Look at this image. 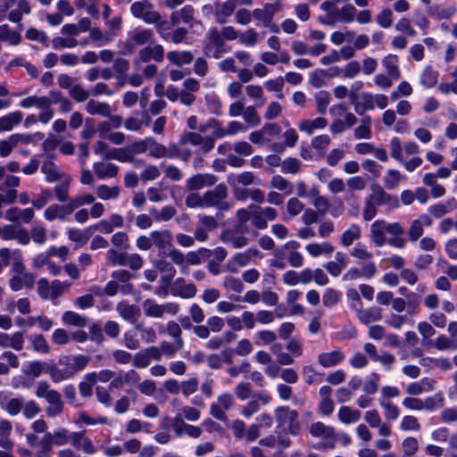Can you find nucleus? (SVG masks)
<instances>
[{
    "instance_id": "nucleus-1",
    "label": "nucleus",
    "mask_w": 457,
    "mask_h": 457,
    "mask_svg": "<svg viewBox=\"0 0 457 457\" xmlns=\"http://www.w3.org/2000/svg\"><path fill=\"white\" fill-rule=\"evenodd\" d=\"M90 358L87 355H62L58 359V364L63 366L60 370L54 361L51 364H46V373L49 374L51 379L54 383L72 378L78 372L86 369Z\"/></svg>"
},
{
    "instance_id": "nucleus-2",
    "label": "nucleus",
    "mask_w": 457,
    "mask_h": 457,
    "mask_svg": "<svg viewBox=\"0 0 457 457\" xmlns=\"http://www.w3.org/2000/svg\"><path fill=\"white\" fill-rule=\"evenodd\" d=\"M310 434L314 437L321 438L322 441L313 445L317 450L334 449L336 447V431L331 426L325 425L322 422H314L311 425Z\"/></svg>"
},
{
    "instance_id": "nucleus-3",
    "label": "nucleus",
    "mask_w": 457,
    "mask_h": 457,
    "mask_svg": "<svg viewBox=\"0 0 457 457\" xmlns=\"http://www.w3.org/2000/svg\"><path fill=\"white\" fill-rule=\"evenodd\" d=\"M154 33L151 29L137 28L134 34L129 37L124 42L120 54L122 55H131L134 53L135 46H142L152 39Z\"/></svg>"
},
{
    "instance_id": "nucleus-4",
    "label": "nucleus",
    "mask_w": 457,
    "mask_h": 457,
    "mask_svg": "<svg viewBox=\"0 0 457 457\" xmlns=\"http://www.w3.org/2000/svg\"><path fill=\"white\" fill-rule=\"evenodd\" d=\"M378 272L377 266L374 262L363 263L361 268L352 267L342 277L344 281H353L363 278L371 279Z\"/></svg>"
},
{
    "instance_id": "nucleus-5",
    "label": "nucleus",
    "mask_w": 457,
    "mask_h": 457,
    "mask_svg": "<svg viewBox=\"0 0 457 457\" xmlns=\"http://www.w3.org/2000/svg\"><path fill=\"white\" fill-rule=\"evenodd\" d=\"M75 210V205L71 204V201L65 205L54 204L49 205L44 212V217L48 221H53L56 219L60 220H66V216L71 214Z\"/></svg>"
},
{
    "instance_id": "nucleus-6",
    "label": "nucleus",
    "mask_w": 457,
    "mask_h": 457,
    "mask_svg": "<svg viewBox=\"0 0 457 457\" xmlns=\"http://www.w3.org/2000/svg\"><path fill=\"white\" fill-rule=\"evenodd\" d=\"M433 221L429 215L422 214L411 221L408 230V237L411 242H417L424 233V227H430Z\"/></svg>"
},
{
    "instance_id": "nucleus-7",
    "label": "nucleus",
    "mask_w": 457,
    "mask_h": 457,
    "mask_svg": "<svg viewBox=\"0 0 457 457\" xmlns=\"http://www.w3.org/2000/svg\"><path fill=\"white\" fill-rule=\"evenodd\" d=\"M218 180V177L211 173H197L187 179V187L190 191L199 190L204 186L212 187Z\"/></svg>"
},
{
    "instance_id": "nucleus-8",
    "label": "nucleus",
    "mask_w": 457,
    "mask_h": 457,
    "mask_svg": "<svg viewBox=\"0 0 457 457\" xmlns=\"http://www.w3.org/2000/svg\"><path fill=\"white\" fill-rule=\"evenodd\" d=\"M138 56L142 62H148L152 59L161 62L164 58V49L162 45H155L154 47L148 46L139 51Z\"/></svg>"
},
{
    "instance_id": "nucleus-9",
    "label": "nucleus",
    "mask_w": 457,
    "mask_h": 457,
    "mask_svg": "<svg viewBox=\"0 0 457 457\" xmlns=\"http://www.w3.org/2000/svg\"><path fill=\"white\" fill-rule=\"evenodd\" d=\"M386 222L382 220H375L370 226L371 240L378 247L385 245L386 238Z\"/></svg>"
},
{
    "instance_id": "nucleus-10",
    "label": "nucleus",
    "mask_w": 457,
    "mask_h": 457,
    "mask_svg": "<svg viewBox=\"0 0 457 457\" xmlns=\"http://www.w3.org/2000/svg\"><path fill=\"white\" fill-rule=\"evenodd\" d=\"M457 207L456 200L452 197L445 202H440L429 206L428 212L436 219L452 212Z\"/></svg>"
},
{
    "instance_id": "nucleus-11",
    "label": "nucleus",
    "mask_w": 457,
    "mask_h": 457,
    "mask_svg": "<svg viewBox=\"0 0 457 457\" xmlns=\"http://www.w3.org/2000/svg\"><path fill=\"white\" fill-rule=\"evenodd\" d=\"M345 357V353L341 350H335L319 354L318 362L324 368H329L341 363Z\"/></svg>"
},
{
    "instance_id": "nucleus-12",
    "label": "nucleus",
    "mask_w": 457,
    "mask_h": 457,
    "mask_svg": "<svg viewBox=\"0 0 457 457\" xmlns=\"http://www.w3.org/2000/svg\"><path fill=\"white\" fill-rule=\"evenodd\" d=\"M150 237L154 245L162 253H164L165 248L170 245L172 239L171 232L169 229L154 230L150 233Z\"/></svg>"
},
{
    "instance_id": "nucleus-13",
    "label": "nucleus",
    "mask_w": 457,
    "mask_h": 457,
    "mask_svg": "<svg viewBox=\"0 0 457 457\" xmlns=\"http://www.w3.org/2000/svg\"><path fill=\"white\" fill-rule=\"evenodd\" d=\"M357 317L362 324L368 325L382 319L381 309L377 306H372L368 309L359 310L357 312Z\"/></svg>"
},
{
    "instance_id": "nucleus-14",
    "label": "nucleus",
    "mask_w": 457,
    "mask_h": 457,
    "mask_svg": "<svg viewBox=\"0 0 457 457\" xmlns=\"http://www.w3.org/2000/svg\"><path fill=\"white\" fill-rule=\"evenodd\" d=\"M361 237V228L357 224H352L340 237V243L345 247H349Z\"/></svg>"
},
{
    "instance_id": "nucleus-15",
    "label": "nucleus",
    "mask_w": 457,
    "mask_h": 457,
    "mask_svg": "<svg viewBox=\"0 0 457 457\" xmlns=\"http://www.w3.org/2000/svg\"><path fill=\"white\" fill-rule=\"evenodd\" d=\"M331 12L333 13L334 19L336 20V23L338 21L350 23L354 20L356 9L353 5L347 4L343 6L341 9H338L336 6V10Z\"/></svg>"
},
{
    "instance_id": "nucleus-16",
    "label": "nucleus",
    "mask_w": 457,
    "mask_h": 457,
    "mask_svg": "<svg viewBox=\"0 0 457 457\" xmlns=\"http://www.w3.org/2000/svg\"><path fill=\"white\" fill-rule=\"evenodd\" d=\"M306 251L314 258H317L320 255L330 256L334 252V246L328 243L324 242L322 244H309L305 247Z\"/></svg>"
},
{
    "instance_id": "nucleus-17",
    "label": "nucleus",
    "mask_w": 457,
    "mask_h": 457,
    "mask_svg": "<svg viewBox=\"0 0 457 457\" xmlns=\"http://www.w3.org/2000/svg\"><path fill=\"white\" fill-rule=\"evenodd\" d=\"M169 61L178 67L184 64H190L194 60V55L190 51H170L167 54Z\"/></svg>"
},
{
    "instance_id": "nucleus-18",
    "label": "nucleus",
    "mask_w": 457,
    "mask_h": 457,
    "mask_svg": "<svg viewBox=\"0 0 457 457\" xmlns=\"http://www.w3.org/2000/svg\"><path fill=\"white\" fill-rule=\"evenodd\" d=\"M94 170L99 179L114 178L119 172V167L112 162L104 164L103 162L94 163Z\"/></svg>"
},
{
    "instance_id": "nucleus-19",
    "label": "nucleus",
    "mask_w": 457,
    "mask_h": 457,
    "mask_svg": "<svg viewBox=\"0 0 457 457\" xmlns=\"http://www.w3.org/2000/svg\"><path fill=\"white\" fill-rule=\"evenodd\" d=\"M382 65L385 68L387 75L394 79H398L401 77V72L398 67V57L394 54H388L382 60Z\"/></svg>"
},
{
    "instance_id": "nucleus-20",
    "label": "nucleus",
    "mask_w": 457,
    "mask_h": 457,
    "mask_svg": "<svg viewBox=\"0 0 457 457\" xmlns=\"http://www.w3.org/2000/svg\"><path fill=\"white\" fill-rule=\"evenodd\" d=\"M368 199L378 206L390 204L393 200L396 201V197H393L378 186L372 188V193Z\"/></svg>"
},
{
    "instance_id": "nucleus-21",
    "label": "nucleus",
    "mask_w": 457,
    "mask_h": 457,
    "mask_svg": "<svg viewBox=\"0 0 457 457\" xmlns=\"http://www.w3.org/2000/svg\"><path fill=\"white\" fill-rule=\"evenodd\" d=\"M62 320L64 324L79 328H84L87 324V318L73 311H66L62 313Z\"/></svg>"
},
{
    "instance_id": "nucleus-22",
    "label": "nucleus",
    "mask_w": 457,
    "mask_h": 457,
    "mask_svg": "<svg viewBox=\"0 0 457 457\" xmlns=\"http://www.w3.org/2000/svg\"><path fill=\"white\" fill-rule=\"evenodd\" d=\"M46 364L47 363L37 360L29 361L27 365L23 366L22 372L26 376H31L33 378H38L43 372L46 373Z\"/></svg>"
},
{
    "instance_id": "nucleus-23",
    "label": "nucleus",
    "mask_w": 457,
    "mask_h": 457,
    "mask_svg": "<svg viewBox=\"0 0 457 457\" xmlns=\"http://www.w3.org/2000/svg\"><path fill=\"white\" fill-rule=\"evenodd\" d=\"M361 418L359 410L352 409L349 406H343L338 411V419L345 424L355 423Z\"/></svg>"
},
{
    "instance_id": "nucleus-24",
    "label": "nucleus",
    "mask_w": 457,
    "mask_h": 457,
    "mask_svg": "<svg viewBox=\"0 0 457 457\" xmlns=\"http://www.w3.org/2000/svg\"><path fill=\"white\" fill-rule=\"evenodd\" d=\"M276 418L278 420V444L281 447H286V438L283 436L282 433H286V428H284V424L286 423V406H278L275 411Z\"/></svg>"
},
{
    "instance_id": "nucleus-25",
    "label": "nucleus",
    "mask_w": 457,
    "mask_h": 457,
    "mask_svg": "<svg viewBox=\"0 0 457 457\" xmlns=\"http://www.w3.org/2000/svg\"><path fill=\"white\" fill-rule=\"evenodd\" d=\"M86 110L91 115L99 114L105 117L110 116L111 106L107 103H98L94 100H90L87 104Z\"/></svg>"
},
{
    "instance_id": "nucleus-26",
    "label": "nucleus",
    "mask_w": 457,
    "mask_h": 457,
    "mask_svg": "<svg viewBox=\"0 0 457 457\" xmlns=\"http://www.w3.org/2000/svg\"><path fill=\"white\" fill-rule=\"evenodd\" d=\"M404 177L396 170H387L384 178V186L387 190L396 188Z\"/></svg>"
},
{
    "instance_id": "nucleus-27",
    "label": "nucleus",
    "mask_w": 457,
    "mask_h": 457,
    "mask_svg": "<svg viewBox=\"0 0 457 457\" xmlns=\"http://www.w3.org/2000/svg\"><path fill=\"white\" fill-rule=\"evenodd\" d=\"M438 72L433 70L430 66L426 67L420 75V82L425 87H434L438 79Z\"/></svg>"
},
{
    "instance_id": "nucleus-28",
    "label": "nucleus",
    "mask_w": 457,
    "mask_h": 457,
    "mask_svg": "<svg viewBox=\"0 0 457 457\" xmlns=\"http://www.w3.org/2000/svg\"><path fill=\"white\" fill-rule=\"evenodd\" d=\"M208 36L212 45L216 47V51L213 54V57L215 59H219L220 57V50L225 45L222 33L220 34L216 28H212L209 30Z\"/></svg>"
},
{
    "instance_id": "nucleus-29",
    "label": "nucleus",
    "mask_w": 457,
    "mask_h": 457,
    "mask_svg": "<svg viewBox=\"0 0 457 457\" xmlns=\"http://www.w3.org/2000/svg\"><path fill=\"white\" fill-rule=\"evenodd\" d=\"M197 289L193 283L184 285L180 288L173 287L170 290V294L173 296H178L183 299L193 298L196 295Z\"/></svg>"
},
{
    "instance_id": "nucleus-30",
    "label": "nucleus",
    "mask_w": 457,
    "mask_h": 457,
    "mask_svg": "<svg viewBox=\"0 0 457 457\" xmlns=\"http://www.w3.org/2000/svg\"><path fill=\"white\" fill-rule=\"evenodd\" d=\"M350 255L359 261L368 262H373V253L366 248L364 245L357 244L350 251Z\"/></svg>"
},
{
    "instance_id": "nucleus-31",
    "label": "nucleus",
    "mask_w": 457,
    "mask_h": 457,
    "mask_svg": "<svg viewBox=\"0 0 457 457\" xmlns=\"http://www.w3.org/2000/svg\"><path fill=\"white\" fill-rule=\"evenodd\" d=\"M302 429L301 422L298 420V413L296 411H287V434L297 436Z\"/></svg>"
},
{
    "instance_id": "nucleus-32",
    "label": "nucleus",
    "mask_w": 457,
    "mask_h": 457,
    "mask_svg": "<svg viewBox=\"0 0 457 457\" xmlns=\"http://www.w3.org/2000/svg\"><path fill=\"white\" fill-rule=\"evenodd\" d=\"M121 317L130 323H135L140 317V308L135 304H127L120 311Z\"/></svg>"
},
{
    "instance_id": "nucleus-33",
    "label": "nucleus",
    "mask_w": 457,
    "mask_h": 457,
    "mask_svg": "<svg viewBox=\"0 0 457 457\" xmlns=\"http://www.w3.org/2000/svg\"><path fill=\"white\" fill-rule=\"evenodd\" d=\"M92 236V232L80 231L78 228H70L68 231V237L71 241L75 242L77 246L84 245Z\"/></svg>"
},
{
    "instance_id": "nucleus-34",
    "label": "nucleus",
    "mask_w": 457,
    "mask_h": 457,
    "mask_svg": "<svg viewBox=\"0 0 457 457\" xmlns=\"http://www.w3.org/2000/svg\"><path fill=\"white\" fill-rule=\"evenodd\" d=\"M97 196L102 200H109L112 198H117L120 195V187H108L107 185H100L96 190Z\"/></svg>"
},
{
    "instance_id": "nucleus-35",
    "label": "nucleus",
    "mask_w": 457,
    "mask_h": 457,
    "mask_svg": "<svg viewBox=\"0 0 457 457\" xmlns=\"http://www.w3.org/2000/svg\"><path fill=\"white\" fill-rule=\"evenodd\" d=\"M41 171L46 174V181L48 183L56 182L61 179V175L53 162L44 163L41 167Z\"/></svg>"
},
{
    "instance_id": "nucleus-36",
    "label": "nucleus",
    "mask_w": 457,
    "mask_h": 457,
    "mask_svg": "<svg viewBox=\"0 0 457 457\" xmlns=\"http://www.w3.org/2000/svg\"><path fill=\"white\" fill-rule=\"evenodd\" d=\"M341 296V292L334 288H327L322 296L323 305L331 308L340 301Z\"/></svg>"
},
{
    "instance_id": "nucleus-37",
    "label": "nucleus",
    "mask_w": 457,
    "mask_h": 457,
    "mask_svg": "<svg viewBox=\"0 0 457 457\" xmlns=\"http://www.w3.org/2000/svg\"><path fill=\"white\" fill-rule=\"evenodd\" d=\"M402 447L403 451L402 457H412L419 448L418 440L412 436L406 437L402 443Z\"/></svg>"
},
{
    "instance_id": "nucleus-38",
    "label": "nucleus",
    "mask_w": 457,
    "mask_h": 457,
    "mask_svg": "<svg viewBox=\"0 0 457 457\" xmlns=\"http://www.w3.org/2000/svg\"><path fill=\"white\" fill-rule=\"evenodd\" d=\"M380 377L378 373L373 372L363 382L362 390L367 395H374L378 389V382Z\"/></svg>"
},
{
    "instance_id": "nucleus-39",
    "label": "nucleus",
    "mask_w": 457,
    "mask_h": 457,
    "mask_svg": "<svg viewBox=\"0 0 457 457\" xmlns=\"http://www.w3.org/2000/svg\"><path fill=\"white\" fill-rule=\"evenodd\" d=\"M363 87V83L361 81H355L352 84L350 91H348V96L350 99V103L354 106V111L358 114H362V112H361L360 107L361 104L358 102V95L357 92L361 90Z\"/></svg>"
},
{
    "instance_id": "nucleus-40",
    "label": "nucleus",
    "mask_w": 457,
    "mask_h": 457,
    "mask_svg": "<svg viewBox=\"0 0 457 457\" xmlns=\"http://www.w3.org/2000/svg\"><path fill=\"white\" fill-rule=\"evenodd\" d=\"M154 267L160 272H165L166 275L162 277H170V278H174L176 275V269L165 259H158L154 262Z\"/></svg>"
},
{
    "instance_id": "nucleus-41",
    "label": "nucleus",
    "mask_w": 457,
    "mask_h": 457,
    "mask_svg": "<svg viewBox=\"0 0 457 457\" xmlns=\"http://www.w3.org/2000/svg\"><path fill=\"white\" fill-rule=\"evenodd\" d=\"M45 137V134L43 132H36L34 134H19L15 133L12 135V138L16 139L17 143H37L38 140H42Z\"/></svg>"
},
{
    "instance_id": "nucleus-42",
    "label": "nucleus",
    "mask_w": 457,
    "mask_h": 457,
    "mask_svg": "<svg viewBox=\"0 0 457 457\" xmlns=\"http://www.w3.org/2000/svg\"><path fill=\"white\" fill-rule=\"evenodd\" d=\"M378 401L380 406L385 411V416L387 420H395L398 419L400 411L396 405L385 399H379Z\"/></svg>"
},
{
    "instance_id": "nucleus-43",
    "label": "nucleus",
    "mask_w": 457,
    "mask_h": 457,
    "mask_svg": "<svg viewBox=\"0 0 457 457\" xmlns=\"http://www.w3.org/2000/svg\"><path fill=\"white\" fill-rule=\"evenodd\" d=\"M23 405V397L20 396L16 398H12L6 403L5 406L4 407V410H5L11 416H16L21 411Z\"/></svg>"
},
{
    "instance_id": "nucleus-44",
    "label": "nucleus",
    "mask_w": 457,
    "mask_h": 457,
    "mask_svg": "<svg viewBox=\"0 0 457 457\" xmlns=\"http://www.w3.org/2000/svg\"><path fill=\"white\" fill-rule=\"evenodd\" d=\"M312 204L317 209L316 212L324 215L328 212L330 204L328 200L319 194V191H315V197L312 200Z\"/></svg>"
},
{
    "instance_id": "nucleus-45",
    "label": "nucleus",
    "mask_w": 457,
    "mask_h": 457,
    "mask_svg": "<svg viewBox=\"0 0 457 457\" xmlns=\"http://www.w3.org/2000/svg\"><path fill=\"white\" fill-rule=\"evenodd\" d=\"M390 154L398 162H403V145L401 139L394 137L390 140Z\"/></svg>"
},
{
    "instance_id": "nucleus-46",
    "label": "nucleus",
    "mask_w": 457,
    "mask_h": 457,
    "mask_svg": "<svg viewBox=\"0 0 457 457\" xmlns=\"http://www.w3.org/2000/svg\"><path fill=\"white\" fill-rule=\"evenodd\" d=\"M150 143H154V138L153 137H147L143 140L134 142L129 145L130 152L133 155L144 154L147 151Z\"/></svg>"
},
{
    "instance_id": "nucleus-47",
    "label": "nucleus",
    "mask_w": 457,
    "mask_h": 457,
    "mask_svg": "<svg viewBox=\"0 0 457 457\" xmlns=\"http://www.w3.org/2000/svg\"><path fill=\"white\" fill-rule=\"evenodd\" d=\"M168 334L175 339L176 345H179V348H182L184 342L181 337L180 326L173 320H170L167 324Z\"/></svg>"
},
{
    "instance_id": "nucleus-48",
    "label": "nucleus",
    "mask_w": 457,
    "mask_h": 457,
    "mask_svg": "<svg viewBox=\"0 0 457 457\" xmlns=\"http://www.w3.org/2000/svg\"><path fill=\"white\" fill-rule=\"evenodd\" d=\"M205 101H206V105L212 113L215 114V115L221 114V102H220V97L217 95H215V94L206 95Z\"/></svg>"
},
{
    "instance_id": "nucleus-49",
    "label": "nucleus",
    "mask_w": 457,
    "mask_h": 457,
    "mask_svg": "<svg viewBox=\"0 0 457 457\" xmlns=\"http://www.w3.org/2000/svg\"><path fill=\"white\" fill-rule=\"evenodd\" d=\"M250 209L253 208L255 209L253 213H252V223L253 225L258 228V229H264L267 228L268 226V223H267V220L265 219V217L262 215V213L259 211V207L254 205V204H251L249 206Z\"/></svg>"
},
{
    "instance_id": "nucleus-50",
    "label": "nucleus",
    "mask_w": 457,
    "mask_h": 457,
    "mask_svg": "<svg viewBox=\"0 0 457 457\" xmlns=\"http://www.w3.org/2000/svg\"><path fill=\"white\" fill-rule=\"evenodd\" d=\"M376 21L380 27L384 29L390 28L393 23L392 11L388 8L383 9L379 13L377 14Z\"/></svg>"
},
{
    "instance_id": "nucleus-51",
    "label": "nucleus",
    "mask_w": 457,
    "mask_h": 457,
    "mask_svg": "<svg viewBox=\"0 0 457 457\" xmlns=\"http://www.w3.org/2000/svg\"><path fill=\"white\" fill-rule=\"evenodd\" d=\"M33 349L41 353H48L50 351V347L48 345L47 341L45 337L41 334H37L33 336L32 339Z\"/></svg>"
},
{
    "instance_id": "nucleus-52",
    "label": "nucleus",
    "mask_w": 457,
    "mask_h": 457,
    "mask_svg": "<svg viewBox=\"0 0 457 457\" xmlns=\"http://www.w3.org/2000/svg\"><path fill=\"white\" fill-rule=\"evenodd\" d=\"M317 103V110L320 113L324 114L330 103L329 94L327 91H320L315 96Z\"/></svg>"
},
{
    "instance_id": "nucleus-53",
    "label": "nucleus",
    "mask_w": 457,
    "mask_h": 457,
    "mask_svg": "<svg viewBox=\"0 0 457 457\" xmlns=\"http://www.w3.org/2000/svg\"><path fill=\"white\" fill-rule=\"evenodd\" d=\"M203 141V137L195 132H184L180 136L179 143L180 145H186L187 143L191 144L194 146L201 145Z\"/></svg>"
},
{
    "instance_id": "nucleus-54",
    "label": "nucleus",
    "mask_w": 457,
    "mask_h": 457,
    "mask_svg": "<svg viewBox=\"0 0 457 457\" xmlns=\"http://www.w3.org/2000/svg\"><path fill=\"white\" fill-rule=\"evenodd\" d=\"M113 70L118 74V78H125L129 70V62L123 58H117L113 62Z\"/></svg>"
},
{
    "instance_id": "nucleus-55",
    "label": "nucleus",
    "mask_w": 457,
    "mask_h": 457,
    "mask_svg": "<svg viewBox=\"0 0 457 457\" xmlns=\"http://www.w3.org/2000/svg\"><path fill=\"white\" fill-rule=\"evenodd\" d=\"M432 345L439 351L453 349L455 350L454 344L445 335L438 336Z\"/></svg>"
},
{
    "instance_id": "nucleus-56",
    "label": "nucleus",
    "mask_w": 457,
    "mask_h": 457,
    "mask_svg": "<svg viewBox=\"0 0 457 457\" xmlns=\"http://www.w3.org/2000/svg\"><path fill=\"white\" fill-rule=\"evenodd\" d=\"M18 145L17 140L12 138V135L0 142V156L7 157L12 152V149Z\"/></svg>"
},
{
    "instance_id": "nucleus-57",
    "label": "nucleus",
    "mask_w": 457,
    "mask_h": 457,
    "mask_svg": "<svg viewBox=\"0 0 457 457\" xmlns=\"http://www.w3.org/2000/svg\"><path fill=\"white\" fill-rule=\"evenodd\" d=\"M70 95L73 99L79 103L85 102L89 96L88 92L79 84H76L71 87Z\"/></svg>"
},
{
    "instance_id": "nucleus-58",
    "label": "nucleus",
    "mask_w": 457,
    "mask_h": 457,
    "mask_svg": "<svg viewBox=\"0 0 457 457\" xmlns=\"http://www.w3.org/2000/svg\"><path fill=\"white\" fill-rule=\"evenodd\" d=\"M69 182H62L54 187V194L59 202L64 203L69 200Z\"/></svg>"
},
{
    "instance_id": "nucleus-59",
    "label": "nucleus",
    "mask_w": 457,
    "mask_h": 457,
    "mask_svg": "<svg viewBox=\"0 0 457 457\" xmlns=\"http://www.w3.org/2000/svg\"><path fill=\"white\" fill-rule=\"evenodd\" d=\"M329 144L330 138L328 135H320L312 140V146L320 153H324Z\"/></svg>"
},
{
    "instance_id": "nucleus-60",
    "label": "nucleus",
    "mask_w": 457,
    "mask_h": 457,
    "mask_svg": "<svg viewBox=\"0 0 457 457\" xmlns=\"http://www.w3.org/2000/svg\"><path fill=\"white\" fill-rule=\"evenodd\" d=\"M23 415L30 420L36 417L41 411L40 407L34 400H30L23 405Z\"/></svg>"
},
{
    "instance_id": "nucleus-61",
    "label": "nucleus",
    "mask_w": 457,
    "mask_h": 457,
    "mask_svg": "<svg viewBox=\"0 0 457 457\" xmlns=\"http://www.w3.org/2000/svg\"><path fill=\"white\" fill-rule=\"evenodd\" d=\"M325 78L323 70H316L310 75V84L315 88H320L325 86Z\"/></svg>"
},
{
    "instance_id": "nucleus-62",
    "label": "nucleus",
    "mask_w": 457,
    "mask_h": 457,
    "mask_svg": "<svg viewBox=\"0 0 457 457\" xmlns=\"http://www.w3.org/2000/svg\"><path fill=\"white\" fill-rule=\"evenodd\" d=\"M198 389V380L196 378H191L188 380L182 381L181 391L186 397L194 394Z\"/></svg>"
},
{
    "instance_id": "nucleus-63",
    "label": "nucleus",
    "mask_w": 457,
    "mask_h": 457,
    "mask_svg": "<svg viewBox=\"0 0 457 457\" xmlns=\"http://www.w3.org/2000/svg\"><path fill=\"white\" fill-rule=\"evenodd\" d=\"M224 287L235 293H241L244 290V285L238 278L227 277L224 280Z\"/></svg>"
},
{
    "instance_id": "nucleus-64",
    "label": "nucleus",
    "mask_w": 457,
    "mask_h": 457,
    "mask_svg": "<svg viewBox=\"0 0 457 457\" xmlns=\"http://www.w3.org/2000/svg\"><path fill=\"white\" fill-rule=\"evenodd\" d=\"M244 119L252 127L257 126L261 119L253 106H248L244 112Z\"/></svg>"
}]
</instances>
